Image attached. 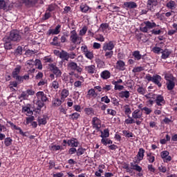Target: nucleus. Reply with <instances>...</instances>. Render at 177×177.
Wrapping results in <instances>:
<instances>
[{
    "label": "nucleus",
    "mask_w": 177,
    "mask_h": 177,
    "mask_svg": "<svg viewBox=\"0 0 177 177\" xmlns=\"http://www.w3.org/2000/svg\"><path fill=\"white\" fill-rule=\"evenodd\" d=\"M10 41H12V42H20L21 41V35H20V32L17 30H12L10 32V35L7 37Z\"/></svg>",
    "instance_id": "obj_3"
},
{
    "label": "nucleus",
    "mask_w": 177,
    "mask_h": 177,
    "mask_svg": "<svg viewBox=\"0 0 177 177\" xmlns=\"http://www.w3.org/2000/svg\"><path fill=\"white\" fill-rule=\"evenodd\" d=\"M21 71V66L17 65L12 72V78H15V77H17V75H19L20 74Z\"/></svg>",
    "instance_id": "obj_29"
},
{
    "label": "nucleus",
    "mask_w": 177,
    "mask_h": 177,
    "mask_svg": "<svg viewBox=\"0 0 177 177\" xmlns=\"http://www.w3.org/2000/svg\"><path fill=\"white\" fill-rule=\"evenodd\" d=\"M161 53H162L161 59H163L165 60L166 59H168L169 57V55H171V51H169V50L168 49H165L162 50Z\"/></svg>",
    "instance_id": "obj_31"
},
{
    "label": "nucleus",
    "mask_w": 177,
    "mask_h": 177,
    "mask_svg": "<svg viewBox=\"0 0 177 177\" xmlns=\"http://www.w3.org/2000/svg\"><path fill=\"white\" fill-rule=\"evenodd\" d=\"M25 66H28L29 68H32L34 66H36L39 70H42V64L39 59H35V61L34 59L28 60Z\"/></svg>",
    "instance_id": "obj_5"
},
{
    "label": "nucleus",
    "mask_w": 177,
    "mask_h": 177,
    "mask_svg": "<svg viewBox=\"0 0 177 177\" xmlns=\"http://www.w3.org/2000/svg\"><path fill=\"white\" fill-rule=\"evenodd\" d=\"M81 39H82V38L78 36L75 30L71 31L70 41H71L72 44L78 45L81 44Z\"/></svg>",
    "instance_id": "obj_4"
},
{
    "label": "nucleus",
    "mask_w": 177,
    "mask_h": 177,
    "mask_svg": "<svg viewBox=\"0 0 177 177\" xmlns=\"http://www.w3.org/2000/svg\"><path fill=\"white\" fill-rule=\"evenodd\" d=\"M37 122L39 127H41V125H46V123L48 122V116L43 115L42 117L38 118Z\"/></svg>",
    "instance_id": "obj_24"
},
{
    "label": "nucleus",
    "mask_w": 177,
    "mask_h": 177,
    "mask_svg": "<svg viewBox=\"0 0 177 177\" xmlns=\"http://www.w3.org/2000/svg\"><path fill=\"white\" fill-rule=\"evenodd\" d=\"M143 115V113L140 109H136L132 113V118L134 120H140Z\"/></svg>",
    "instance_id": "obj_20"
},
{
    "label": "nucleus",
    "mask_w": 177,
    "mask_h": 177,
    "mask_svg": "<svg viewBox=\"0 0 177 177\" xmlns=\"http://www.w3.org/2000/svg\"><path fill=\"white\" fill-rule=\"evenodd\" d=\"M131 169H134V171H137V172H139L138 174V176H143V174L140 173L142 172V167L139 166L138 165H133V162L130 163Z\"/></svg>",
    "instance_id": "obj_23"
},
{
    "label": "nucleus",
    "mask_w": 177,
    "mask_h": 177,
    "mask_svg": "<svg viewBox=\"0 0 177 177\" xmlns=\"http://www.w3.org/2000/svg\"><path fill=\"white\" fill-rule=\"evenodd\" d=\"M144 157H145V149L143 148H140L139 149L137 156L134 159L135 164H139V162L142 161Z\"/></svg>",
    "instance_id": "obj_11"
},
{
    "label": "nucleus",
    "mask_w": 177,
    "mask_h": 177,
    "mask_svg": "<svg viewBox=\"0 0 177 177\" xmlns=\"http://www.w3.org/2000/svg\"><path fill=\"white\" fill-rule=\"evenodd\" d=\"M165 80L167 81L166 85L168 91H172L175 88V82L174 81V77L169 79V77L165 76Z\"/></svg>",
    "instance_id": "obj_12"
},
{
    "label": "nucleus",
    "mask_w": 177,
    "mask_h": 177,
    "mask_svg": "<svg viewBox=\"0 0 177 177\" xmlns=\"http://www.w3.org/2000/svg\"><path fill=\"white\" fill-rule=\"evenodd\" d=\"M152 51L153 52V53H156L157 55L161 53V52H162V49L160 47H153L152 48Z\"/></svg>",
    "instance_id": "obj_58"
},
{
    "label": "nucleus",
    "mask_w": 177,
    "mask_h": 177,
    "mask_svg": "<svg viewBox=\"0 0 177 177\" xmlns=\"http://www.w3.org/2000/svg\"><path fill=\"white\" fill-rule=\"evenodd\" d=\"M109 24L105 23V24H102L100 26V30H101V31H104L105 32L107 28H109Z\"/></svg>",
    "instance_id": "obj_51"
},
{
    "label": "nucleus",
    "mask_w": 177,
    "mask_h": 177,
    "mask_svg": "<svg viewBox=\"0 0 177 177\" xmlns=\"http://www.w3.org/2000/svg\"><path fill=\"white\" fill-rule=\"evenodd\" d=\"M141 26L140 30L142 32H149V30H152V28L157 27L156 22H151L150 21H144Z\"/></svg>",
    "instance_id": "obj_1"
},
{
    "label": "nucleus",
    "mask_w": 177,
    "mask_h": 177,
    "mask_svg": "<svg viewBox=\"0 0 177 177\" xmlns=\"http://www.w3.org/2000/svg\"><path fill=\"white\" fill-rule=\"evenodd\" d=\"M36 96L38 99V100H40L41 102H45L48 100V97H46V94L44 93L43 91H39L36 93Z\"/></svg>",
    "instance_id": "obj_18"
},
{
    "label": "nucleus",
    "mask_w": 177,
    "mask_h": 177,
    "mask_svg": "<svg viewBox=\"0 0 177 177\" xmlns=\"http://www.w3.org/2000/svg\"><path fill=\"white\" fill-rule=\"evenodd\" d=\"M84 56H86L87 59H89V60H92V59H93V53L88 50L84 53Z\"/></svg>",
    "instance_id": "obj_52"
},
{
    "label": "nucleus",
    "mask_w": 177,
    "mask_h": 177,
    "mask_svg": "<svg viewBox=\"0 0 177 177\" xmlns=\"http://www.w3.org/2000/svg\"><path fill=\"white\" fill-rule=\"evenodd\" d=\"M124 6L128 9H136L138 4L135 1H126L124 3Z\"/></svg>",
    "instance_id": "obj_21"
},
{
    "label": "nucleus",
    "mask_w": 177,
    "mask_h": 177,
    "mask_svg": "<svg viewBox=\"0 0 177 177\" xmlns=\"http://www.w3.org/2000/svg\"><path fill=\"white\" fill-rule=\"evenodd\" d=\"M52 103L54 107H59V106H62V100H60L59 98L54 99Z\"/></svg>",
    "instance_id": "obj_41"
},
{
    "label": "nucleus",
    "mask_w": 177,
    "mask_h": 177,
    "mask_svg": "<svg viewBox=\"0 0 177 177\" xmlns=\"http://www.w3.org/2000/svg\"><path fill=\"white\" fill-rule=\"evenodd\" d=\"M115 68L119 71H125V62L121 59L118 60L115 65Z\"/></svg>",
    "instance_id": "obj_14"
},
{
    "label": "nucleus",
    "mask_w": 177,
    "mask_h": 177,
    "mask_svg": "<svg viewBox=\"0 0 177 177\" xmlns=\"http://www.w3.org/2000/svg\"><path fill=\"white\" fill-rule=\"evenodd\" d=\"M68 70H72V71H77L79 74L82 73V68L78 66V64L74 62L68 63L67 64Z\"/></svg>",
    "instance_id": "obj_7"
},
{
    "label": "nucleus",
    "mask_w": 177,
    "mask_h": 177,
    "mask_svg": "<svg viewBox=\"0 0 177 177\" xmlns=\"http://www.w3.org/2000/svg\"><path fill=\"white\" fill-rule=\"evenodd\" d=\"M0 9L3 10L8 9V3L5 0H0Z\"/></svg>",
    "instance_id": "obj_40"
},
{
    "label": "nucleus",
    "mask_w": 177,
    "mask_h": 177,
    "mask_svg": "<svg viewBox=\"0 0 177 177\" xmlns=\"http://www.w3.org/2000/svg\"><path fill=\"white\" fill-rule=\"evenodd\" d=\"M68 146H71V147H78V145H80V142L75 138H72L70 140H67Z\"/></svg>",
    "instance_id": "obj_17"
},
{
    "label": "nucleus",
    "mask_w": 177,
    "mask_h": 177,
    "mask_svg": "<svg viewBox=\"0 0 177 177\" xmlns=\"http://www.w3.org/2000/svg\"><path fill=\"white\" fill-rule=\"evenodd\" d=\"M91 122L93 128H95L97 130L100 129V128L102 127V121L100 120V119L96 117L93 118Z\"/></svg>",
    "instance_id": "obj_13"
},
{
    "label": "nucleus",
    "mask_w": 177,
    "mask_h": 177,
    "mask_svg": "<svg viewBox=\"0 0 177 177\" xmlns=\"http://www.w3.org/2000/svg\"><path fill=\"white\" fill-rule=\"evenodd\" d=\"M143 70H145V68H143L142 66H138V67L133 68L132 70V72L140 73V71H143Z\"/></svg>",
    "instance_id": "obj_57"
},
{
    "label": "nucleus",
    "mask_w": 177,
    "mask_h": 177,
    "mask_svg": "<svg viewBox=\"0 0 177 177\" xmlns=\"http://www.w3.org/2000/svg\"><path fill=\"white\" fill-rule=\"evenodd\" d=\"M127 117L129 119L125 120V121H124L125 124H127V125H129V124H135V120L133 118H131V116L129 115H128Z\"/></svg>",
    "instance_id": "obj_46"
},
{
    "label": "nucleus",
    "mask_w": 177,
    "mask_h": 177,
    "mask_svg": "<svg viewBox=\"0 0 177 177\" xmlns=\"http://www.w3.org/2000/svg\"><path fill=\"white\" fill-rule=\"evenodd\" d=\"M59 37L57 36H55L53 39V41L50 43L53 46H60V42L58 41Z\"/></svg>",
    "instance_id": "obj_42"
},
{
    "label": "nucleus",
    "mask_w": 177,
    "mask_h": 177,
    "mask_svg": "<svg viewBox=\"0 0 177 177\" xmlns=\"http://www.w3.org/2000/svg\"><path fill=\"white\" fill-rule=\"evenodd\" d=\"M155 102L156 103V106H164V104H165L164 96L161 95H156Z\"/></svg>",
    "instance_id": "obj_16"
},
{
    "label": "nucleus",
    "mask_w": 177,
    "mask_h": 177,
    "mask_svg": "<svg viewBox=\"0 0 177 177\" xmlns=\"http://www.w3.org/2000/svg\"><path fill=\"white\" fill-rule=\"evenodd\" d=\"M145 97L147 99V106H153L154 104V102H156V94L148 93L145 95Z\"/></svg>",
    "instance_id": "obj_10"
},
{
    "label": "nucleus",
    "mask_w": 177,
    "mask_h": 177,
    "mask_svg": "<svg viewBox=\"0 0 177 177\" xmlns=\"http://www.w3.org/2000/svg\"><path fill=\"white\" fill-rule=\"evenodd\" d=\"M36 106H37V110L41 111V108L44 106V102L41 101V100H38L36 102Z\"/></svg>",
    "instance_id": "obj_53"
},
{
    "label": "nucleus",
    "mask_w": 177,
    "mask_h": 177,
    "mask_svg": "<svg viewBox=\"0 0 177 177\" xmlns=\"http://www.w3.org/2000/svg\"><path fill=\"white\" fill-rule=\"evenodd\" d=\"M109 136H110L109 129H104V132H102L101 138H109Z\"/></svg>",
    "instance_id": "obj_55"
},
{
    "label": "nucleus",
    "mask_w": 177,
    "mask_h": 177,
    "mask_svg": "<svg viewBox=\"0 0 177 177\" xmlns=\"http://www.w3.org/2000/svg\"><path fill=\"white\" fill-rule=\"evenodd\" d=\"M85 151H86V149L82 148V147H80L77 151H76V154L77 156V157H80V156H82V154H84L85 153Z\"/></svg>",
    "instance_id": "obj_45"
},
{
    "label": "nucleus",
    "mask_w": 177,
    "mask_h": 177,
    "mask_svg": "<svg viewBox=\"0 0 177 177\" xmlns=\"http://www.w3.org/2000/svg\"><path fill=\"white\" fill-rule=\"evenodd\" d=\"M137 92H138L140 95H145L146 93V88L139 86L137 89Z\"/></svg>",
    "instance_id": "obj_50"
},
{
    "label": "nucleus",
    "mask_w": 177,
    "mask_h": 177,
    "mask_svg": "<svg viewBox=\"0 0 177 177\" xmlns=\"http://www.w3.org/2000/svg\"><path fill=\"white\" fill-rule=\"evenodd\" d=\"M166 6L167 8H168V9H171V10H174V9L176 8V2L171 0L166 4Z\"/></svg>",
    "instance_id": "obj_33"
},
{
    "label": "nucleus",
    "mask_w": 177,
    "mask_h": 177,
    "mask_svg": "<svg viewBox=\"0 0 177 177\" xmlns=\"http://www.w3.org/2000/svg\"><path fill=\"white\" fill-rule=\"evenodd\" d=\"M97 96V93L95 91V88H91L88 91L86 97L88 99H92V97H96Z\"/></svg>",
    "instance_id": "obj_26"
},
{
    "label": "nucleus",
    "mask_w": 177,
    "mask_h": 177,
    "mask_svg": "<svg viewBox=\"0 0 177 177\" xmlns=\"http://www.w3.org/2000/svg\"><path fill=\"white\" fill-rule=\"evenodd\" d=\"M88 31V27L84 26L80 30V35L82 37L85 35L86 34V32Z\"/></svg>",
    "instance_id": "obj_54"
},
{
    "label": "nucleus",
    "mask_w": 177,
    "mask_h": 177,
    "mask_svg": "<svg viewBox=\"0 0 177 177\" xmlns=\"http://www.w3.org/2000/svg\"><path fill=\"white\" fill-rule=\"evenodd\" d=\"M122 133L126 138H132L133 136V133L129 131L123 130Z\"/></svg>",
    "instance_id": "obj_48"
},
{
    "label": "nucleus",
    "mask_w": 177,
    "mask_h": 177,
    "mask_svg": "<svg viewBox=\"0 0 177 177\" xmlns=\"http://www.w3.org/2000/svg\"><path fill=\"white\" fill-rule=\"evenodd\" d=\"M147 160L150 164H153L154 161L156 160V157H154V155H153L151 153H148L147 154Z\"/></svg>",
    "instance_id": "obj_39"
},
{
    "label": "nucleus",
    "mask_w": 177,
    "mask_h": 177,
    "mask_svg": "<svg viewBox=\"0 0 177 177\" xmlns=\"http://www.w3.org/2000/svg\"><path fill=\"white\" fill-rule=\"evenodd\" d=\"M68 95H70V92L68 91V90L66 88L63 89L61 92V99H66V97H67Z\"/></svg>",
    "instance_id": "obj_38"
},
{
    "label": "nucleus",
    "mask_w": 177,
    "mask_h": 177,
    "mask_svg": "<svg viewBox=\"0 0 177 177\" xmlns=\"http://www.w3.org/2000/svg\"><path fill=\"white\" fill-rule=\"evenodd\" d=\"M84 69L88 74H95L96 73V66L95 65L86 66Z\"/></svg>",
    "instance_id": "obj_25"
},
{
    "label": "nucleus",
    "mask_w": 177,
    "mask_h": 177,
    "mask_svg": "<svg viewBox=\"0 0 177 177\" xmlns=\"http://www.w3.org/2000/svg\"><path fill=\"white\" fill-rule=\"evenodd\" d=\"M69 117H71V120H77L80 117H81V115L80 113L75 112L71 115H69Z\"/></svg>",
    "instance_id": "obj_43"
},
{
    "label": "nucleus",
    "mask_w": 177,
    "mask_h": 177,
    "mask_svg": "<svg viewBox=\"0 0 177 177\" xmlns=\"http://www.w3.org/2000/svg\"><path fill=\"white\" fill-rule=\"evenodd\" d=\"M26 8H34L39 0H21Z\"/></svg>",
    "instance_id": "obj_15"
},
{
    "label": "nucleus",
    "mask_w": 177,
    "mask_h": 177,
    "mask_svg": "<svg viewBox=\"0 0 177 177\" xmlns=\"http://www.w3.org/2000/svg\"><path fill=\"white\" fill-rule=\"evenodd\" d=\"M48 67H49L50 71L53 73L54 75H55L57 78H60V77H62V71L59 69V67H57L56 64H48Z\"/></svg>",
    "instance_id": "obj_6"
},
{
    "label": "nucleus",
    "mask_w": 177,
    "mask_h": 177,
    "mask_svg": "<svg viewBox=\"0 0 177 177\" xmlns=\"http://www.w3.org/2000/svg\"><path fill=\"white\" fill-rule=\"evenodd\" d=\"M84 111L87 115H91L92 113H93V108H85Z\"/></svg>",
    "instance_id": "obj_62"
},
{
    "label": "nucleus",
    "mask_w": 177,
    "mask_h": 177,
    "mask_svg": "<svg viewBox=\"0 0 177 177\" xmlns=\"http://www.w3.org/2000/svg\"><path fill=\"white\" fill-rule=\"evenodd\" d=\"M59 57L62 59V62H68V53L62 50L59 53Z\"/></svg>",
    "instance_id": "obj_22"
},
{
    "label": "nucleus",
    "mask_w": 177,
    "mask_h": 177,
    "mask_svg": "<svg viewBox=\"0 0 177 177\" xmlns=\"http://www.w3.org/2000/svg\"><path fill=\"white\" fill-rule=\"evenodd\" d=\"M22 113H26V115L28 117H31V115L33 114L32 111H31L29 106H23Z\"/></svg>",
    "instance_id": "obj_30"
},
{
    "label": "nucleus",
    "mask_w": 177,
    "mask_h": 177,
    "mask_svg": "<svg viewBox=\"0 0 177 177\" xmlns=\"http://www.w3.org/2000/svg\"><path fill=\"white\" fill-rule=\"evenodd\" d=\"M80 10L82 13H91L92 12V8H91L88 5H81L80 6Z\"/></svg>",
    "instance_id": "obj_28"
},
{
    "label": "nucleus",
    "mask_w": 177,
    "mask_h": 177,
    "mask_svg": "<svg viewBox=\"0 0 177 177\" xmlns=\"http://www.w3.org/2000/svg\"><path fill=\"white\" fill-rule=\"evenodd\" d=\"M169 156V152L168 151H163L160 153V157L161 158H167Z\"/></svg>",
    "instance_id": "obj_59"
},
{
    "label": "nucleus",
    "mask_w": 177,
    "mask_h": 177,
    "mask_svg": "<svg viewBox=\"0 0 177 177\" xmlns=\"http://www.w3.org/2000/svg\"><path fill=\"white\" fill-rule=\"evenodd\" d=\"M49 148L53 150V151H57V150H60L61 147L59 145H51Z\"/></svg>",
    "instance_id": "obj_60"
},
{
    "label": "nucleus",
    "mask_w": 177,
    "mask_h": 177,
    "mask_svg": "<svg viewBox=\"0 0 177 177\" xmlns=\"http://www.w3.org/2000/svg\"><path fill=\"white\" fill-rule=\"evenodd\" d=\"M115 47V41H110L109 42H105L103 45L102 49L104 52H107V50H113Z\"/></svg>",
    "instance_id": "obj_9"
},
{
    "label": "nucleus",
    "mask_w": 177,
    "mask_h": 177,
    "mask_svg": "<svg viewBox=\"0 0 177 177\" xmlns=\"http://www.w3.org/2000/svg\"><path fill=\"white\" fill-rule=\"evenodd\" d=\"M57 7V6L56 4H50L48 7L47 10H48V12H54V10H56Z\"/></svg>",
    "instance_id": "obj_56"
},
{
    "label": "nucleus",
    "mask_w": 177,
    "mask_h": 177,
    "mask_svg": "<svg viewBox=\"0 0 177 177\" xmlns=\"http://www.w3.org/2000/svg\"><path fill=\"white\" fill-rule=\"evenodd\" d=\"M100 77L102 80H109L111 77V73L108 70H105L100 73Z\"/></svg>",
    "instance_id": "obj_27"
},
{
    "label": "nucleus",
    "mask_w": 177,
    "mask_h": 177,
    "mask_svg": "<svg viewBox=\"0 0 177 177\" xmlns=\"http://www.w3.org/2000/svg\"><path fill=\"white\" fill-rule=\"evenodd\" d=\"M113 55H114V51L113 50H109L105 53V57H106V59H111Z\"/></svg>",
    "instance_id": "obj_49"
},
{
    "label": "nucleus",
    "mask_w": 177,
    "mask_h": 177,
    "mask_svg": "<svg viewBox=\"0 0 177 177\" xmlns=\"http://www.w3.org/2000/svg\"><path fill=\"white\" fill-rule=\"evenodd\" d=\"M5 41H6L4 43L5 49H6L7 50H10V49H12V42H10V41H12V40H10L7 37Z\"/></svg>",
    "instance_id": "obj_34"
},
{
    "label": "nucleus",
    "mask_w": 177,
    "mask_h": 177,
    "mask_svg": "<svg viewBox=\"0 0 177 177\" xmlns=\"http://www.w3.org/2000/svg\"><path fill=\"white\" fill-rule=\"evenodd\" d=\"M60 28H62V26L57 25L55 29H49L48 31V35H57V34H60Z\"/></svg>",
    "instance_id": "obj_19"
},
{
    "label": "nucleus",
    "mask_w": 177,
    "mask_h": 177,
    "mask_svg": "<svg viewBox=\"0 0 177 177\" xmlns=\"http://www.w3.org/2000/svg\"><path fill=\"white\" fill-rule=\"evenodd\" d=\"M107 114H110V115H115V114H117V111H115L113 109H107Z\"/></svg>",
    "instance_id": "obj_64"
},
{
    "label": "nucleus",
    "mask_w": 177,
    "mask_h": 177,
    "mask_svg": "<svg viewBox=\"0 0 177 177\" xmlns=\"http://www.w3.org/2000/svg\"><path fill=\"white\" fill-rule=\"evenodd\" d=\"M146 80H147V81L149 82H153V84H155V85H157V86H158V88H161V86H162V84H161V76H160L159 75H155L153 76H151L150 75H146Z\"/></svg>",
    "instance_id": "obj_2"
},
{
    "label": "nucleus",
    "mask_w": 177,
    "mask_h": 177,
    "mask_svg": "<svg viewBox=\"0 0 177 177\" xmlns=\"http://www.w3.org/2000/svg\"><path fill=\"white\" fill-rule=\"evenodd\" d=\"M158 5L157 0H147V8L150 12H154Z\"/></svg>",
    "instance_id": "obj_8"
},
{
    "label": "nucleus",
    "mask_w": 177,
    "mask_h": 177,
    "mask_svg": "<svg viewBox=\"0 0 177 177\" xmlns=\"http://www.w3.org/2000/svg\"><path fill=\"white\" fill-rule=\"evenodd\" d=\"M18 99L20 102L23 100H28V95L27 94L26 91H22L20 95L18 97Z\"/></svg>",
    "instance_id": "obj_35"
},
{
    "label": "nucleus",
    "mask_w": 177,
    "mask_h": 177,
    "mask_svg": "<svg viewBox=\"0 0 177 177\" xmlns=\"http://www.w3.org/2000/svg\"><path fill=\"white\" fill-rule=\"evenodd\" d=\"M129 96H131V93H129L128 91L119 93V97H121V99H124V97H125V99H129Z\"/></svg>",
    "instance_id": "obj_32"
},
{
    "label": "nucleus",
    "mask_w": 177,
    "mask_h": 177,
    "mask_svg": "<svg viewBox=\"0 0 177 177\" xmlns=\"http://www.w3.org/2000/svg\"><path fill=\"white\" fill-rule=\"evenodd\" d=\"M12 143H13V140L11 138L8 137L4 139V145L6 147H9V146H12Z\"/></svg>",
    "instance_id": "obj_36"
},
{
    "label": "nucleus",
    "mask_w": 177,
    "mask_h": 177,
    "mask_svg": "<svg viewBox=\"0 0 177 177\" xmlns=\"http://www.w3.org/2000/svg\"><path fill=\"white\" fill-rule=\"evenodd\" d=\"M124 114H126V115H129V114L132 113V111H131V106H129V105L124 106Z\"/></svg>",
    "instance_id": "obj_47"
},
{
    "label": "nucleus",
    "mask_w": 177,
    "mask_h": 177,
    "mask_svg": "<svg viewBox=\"0 0 177 177\" xmlns=\"http://www.w3.org/2000/svg\"><path fill=\"white\" fill-rule=\"evenodd\" d=\"M142 111H145V114L147 115H149V114H151L153 112V110L151 108H149L147 106H145L142 109Z\"/></svg>",
    "instance_id": "obj_44"
},
{
    "label": "nucleus",
    "mask_w": 177,
    "mask_h": 177,
    "mask_svg": "<svg viewBox=\"0 0 177 177\" xmlns=\"http://www.w3.org/2000/svg\"><path fill=\"white\" fill-rule=\"evenodd\" d=\"M101 102H104V103L109 104L110 103V100L107 95H105L101 98Z\"/></svg>",
    "instance_id": "obj_63"
},
{
    "label": "nucleus",
    "mask_w": 177,
    "mask_h": 177,
    "mask_svg": "<svg viewBox=\"0 0 177 177\" xmlns=\"http://www.w3.org/2000/svg\"><path fill=\"white\" fill-rule=\"evenodd\" d=\"M16 129L17 131H19V133L20 135H21L22 136H27V133H27V132H24L23 130H21V128L17 127V129Z\"/></svg>",
    "instance_id": "obj_61"
},
{
    "label": "nucleus",
    "mask_w": 177,
    "mask_h": 177,
    "mask_svg": "<svg viewBox=\"0 0 177 177\" xmlns=\"http://www.w3.org/2000/svg\"><path fill=\"white\" fill-rule=\"evenodd\" d=\"M133 56L135 60H140L142 59V55H140V51L135 50L133 52Z\"/></svg>",
    "instance_id": "obj_37"
}]
</instances>
